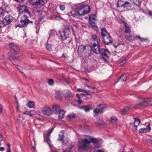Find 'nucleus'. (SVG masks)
<instances>
[{"instance_id": "b1692460", "label": "nucleus", "mask_w": 152, "mask_h": 152, "mask_svg": "<svg viewBox=\"0 0 152 152\" xmlns=\"http://www.w3.org/2000/svg\"><path fill=\"white\" fill-rule=\"evenodd\" d=\"M62 92L61 91H57L56 93V97L58 99H60L62 98Z\"/></svg>"}, {"instance_id": "aec40b11", "label": "nucleus", "mask_w": 152, "mask_h": 152, "mask_svg": "<svg viewBox=\"0 0 152 152\" xmlns=\"http://www.w3.org/2000/svg\"><path fill=\"white\" fill-rule=\"evenodd\" d=\"M58 140L61 141L63 140L64 138V131H61L59 133Z\"/></svg>"}, {"instance_id": "473e14b6", "label": "nucleus", "mask_w": 152, "mask_h": 152, "mask_svg": "<svg viewBox=\"0 0 152 152\" xmlns=\"http://www.w3.org/2000/svg\"><path fill=\"white\" fill-rule=\"evenodd\" d=\"M86 47L85 46H83L81 45L79 46L78 48V51L80 52H83L86 49Z\"/></svg>"}, {"instance_id": "393cba45", "label": "nucleus", "mask_w": 152, "mask_h": 152, "mask_svg": "<svg viewBox=\"0 0 152 152\" xmlns=\"http://www.w3.org/2000/svg\"><path fill=\"white\" fill-rule=\"evenodd\" d=\"M134 118L135 121L134 123V126L136 128H137L140 123V121L137 118Z\"/></svg>"}, {"instance_id": "de8ad7c7", "label": "nucleus", "mask_w": 152, "mask_h": 152, "mask_svg": "<svg viewBox=\"0 0 152 152\" xmlns=\"http://www.w3.org/2000/svg\"><path fill=\"white\" fill-rule=\"evenodd\" d=\"M134 37H135V39L136 38H137L139 39L140 41H142V38H141L139 35H137V36H135Z\"/></svg>"}, {"instance_id": "9d476101", "label": "nucleus", "mask_w": 152, "mask_h": 152, "mask_svg": "<svg viewBox=\"0 0 152 152\" xmlns=\"http://www.w3.org/2000/svg\"><path fill=\"white\" fill-rule=\"evenodd\" d=\"M101 53L105 61H107V58L110 55V53L107 49L102 48L101 49Z\"/></svg>"}, {"instance_id": "69168bd1", "label": "nucleus", "mask_w": 152, "mask_h": 152, "mask_svg": "<svg viewBox=\"0 0 152 152\" xmlns=\"http://www.w3.org/2000/svg\"><path fill=\"white\" fill-rule=\"evenodd\" d=\"M31 112L33 113H35L36 114V112L34 110H32L31 111Z\"/></svg>"}, {"instance_id": "0e129e2a", "label": "nucleus", "mask_w": 152, "mask_h": 152, "mask_svg": "<svg viewBox=\"0 0 152 152\" xmlns=\"http://www.w3.org/2000/svg\"><path fill=\"white\" fill-rule=\"evenodd\" d=\"M7 146L8 147V148H7L10 149V144H7Z\"/></svg>"}, {"instance_id": "423d86ee", "label": "nucleus", "mask_w": 152, "mask_h": 152, "mask_svg": "<svg viewBox=\"0 0 152 152\" xmlns=\"http://www.w3.org/2000/svg\"><path fill=\"white\" fill-rule=\"evenodd\" d=\"M13 20V18L11 15H7L4 18L3 20L0 23V29L10 24Z\"/></svg>"}, {"instance_id": "864d4df0", "label": "nucleus", "mask_w": 152, "mask_h": 152, "mask_svg": "<svg viewBox=\"0 0 152 152\" xmlns=\"http://www.w3.org/2000/svg\"><path fill=\"white\" fill-rule=\"evenodd\" d=\"M147 129L148 131H150L151 130V128L149 124H148V128Z\"/></svg>"}, {"instance_id": "7ed1b4c3", "label": "nucleus", "mask_w": 152, "mask_h": 152, "mask_svg": "<svg viewBox=\"0 0 152 152\" xmlns=\"http://www.w3.org/2000/svg\"><path fill=\"white\" fill-rule=\"evenodd\" d=\"M59 33L61 35L62 39L63 40H66L65 42V43L67 44L70 42L71 40V32L68 27H65L63 32L61 33L60 31Z\"/></svg>"}, {"instance_id": "58836bf2", "label": "nucleus", "mask_w": 152, "mask_h": 152, "mask_svg": "<svg viewBox=\"0 0 152 152\" xmlns=\"http://www.w3.org/2000/svg\"><path fill=\"white\" fill-rule=\"evenodd\" d=\"M45 140H46V141L47 142L49 146L51 147V145H50V144L51 141L50 140V138H45Z\"/></svg>"}, {"instance_id": "ddd939ff", "label": "nucleus", "mask_w": 152, "mask_h": 152, "mask_svg": "<svg viewBox=\"0 0 152 152\" xmlns=\"http://www.w3.org/2000/svg\"><path fill=\"white\" fill-rule=\"evenodd\" d=\"M42 111V113L44 115L50 116L52 114L51 109L48 106H46L43 107Z\"/></svg>"}, {"instance_id": "09e8293b", "label": "nucleus", "mask_w": 152, "mask_h": 152, "mask_svg": "<svg viewBox=\"0 0 152 152\" xmlns=\"http://www.w3.org/2000/svg\"><path fill=\"white\" fill-rule=\"evenodd\" d=\"M36 115V114L35 113H33L31 112V111L30 112H29V114H28V115H30V116L32 117L33 116V115Z\"/></svg>"}, {"instance_id": "8fccbe9b", "label": "nucleus", "mask_w": 152, "mask_h": 152, "mask_svg": "<svg viewBox=\"0 0 152 152\" xmlns=\"http://www.w3.org/2000/svg\"><path fill=\"white\" fill-rule=\"evenodd\" d=\"M51 133H50L49 132H48L47 133V137H46V138H49V137L50 135V134Z\"/></svg>"}, {"instance_id": "c85d7f7f", "label": "nucleus", "mask_w": 152, "mask_h": 152, "mask_svg": "<svg viewBox=\"0 0 152 152\" xmlns=\"http://www.w3.org/2000/svg\"><path fill=\"white\" fill-rule=\"evenodd\" d=\"M81 108L86 112H88L91 109V107L90 106H86L82 107Z\"/></svg>"}, {"instance_id": "052dcab7", "label": "nucleus", "mask_w": 152, "mask_h": 152, "mask_svg": "<svg viewBox=\"0 0 152 152\" xmlns=\"http://www.w3.org/2000/svg\"><path fill=\"white\" fill-rule=\"evenodd\" d=\"M2 136L0 134V141H1L2 140Z\"/></svg>"}, {"instance_id": "c03bdc74", "label": "nucleus", "mask_w": 152, "mask_h": 152, "mask_svg": "<svg viewBox=\"0 0 152 152\" xmlns=\"http://www.w3.org/2000/svg\"><path fill=\"white\" fill-rule=\"evenodd\" d=\"M68 117H69L70 119H72L75 118V116L74 114H72L69 115H68Z\"/></svg>"}, {"instance_id": "4c0bfd02", "label": "nucleus", "mask_w": 152, "mask_h": 152, "mask_svg": "<svg viewBox=\"0 0 152 152\" xmlns=\"http://www.w3.org/2000/svg\"><path fill=\"white\" fill-rule=\"evenodd\" d=\"M45 4V3L44 1L42 0H39V1L38 2V5H41L43 6Z\"/></svg>"}, {"instance_id": "49530a36", "label": "nucleus", "mask_w": 152, "mask_h": 152, "mask_svg": "<svg viewBox=\"0 0 152 152\" xmlns=\"http://www.w3.org/2000/svg\"><path fill=\"white\" fill-rule=\"evenodd\" d=\"M126 58L125 59H124V60H123L120 63L121 64V65H122V64H124L126 61Z\"/></svg>"}, {"instance_id": "79ce46f5", "label": "nucleus", "mask_w": 152, "mask_h": 152, "mask_svg": "<svg viewBox=\"0 0 152 152\" xmlns=\"http://www.w3.org/2000/svg\"><path fill=\"white\" fill-rule=\"evenodd\" d=\"M59 7L60 9L62 11H64L65 8V6L64 5H60Z\"/></svg>"}, {"instance_id": "39448f33", "label": "nucleus", "mask_w": 152, "mask_h": 152, "mask_svg": "<svg viewBox=\"0 0 152 152\" xmlns=\"http://www.w3.org/2000/svg\"><path fill=\"white\" fill-rule=\"evenodd\" d=\"M76 10L78 15H83L90 12V7L88 5H82L78 7Z\"/></svg>"}, {"instance_id": "37998d69", "label": "nucleus", "mask_w": 152, "mask_h": 152, "mask_svg": "<svg viewBox=\"0 0 152 152\" xmlns=\"http://www.w3.org/2000/svg\"><path fill=\"white\" fill-rule=\"evenodd\" d=\"M72 150L71 147L66 148L65 150H64L63 152H71Z\"/></svg>"}, {"instance_id": "a878e982", "label": "nucleus", "mask_w": 152, "mask_h": 152, "mask_svg": "<svg viewBox=\"0 0 152 152\" xmlns=\"http://www.w3.org/2000/svg\"><path fill=\"white\" fill-rule=\"evenodd\" d=\"M128 74H126L125 75H122L120 78L121 81L124 82L125 81L127 78Z\"/></svg>"}, {"instance_id": "3c124183", "label": "nucleus", "mask_w": 152, "mask_h": 152, "mask_svg": "<svg viewBox=\"0 0 152 152\" xmlns=\"http://www.w3.org/2000/svg\"><path fill=\"white\" fill-rule=\"evenodd\" d=\"M22 114H26V115H28V114H29V112L26 111L25 112L23 113H22Z\"/></svg>"}, {"instance_id": "603ef678", "label": "nucleus", "mask_w": 152, "mask_h": 152, "mask_svg": "<svg viewBox=\"0 0 152 152\" xmlns=\"http://www.w3.org/2000/svg\"><path fill=\"white\" fill-rule=\"evenodd\" d=\"M4 150V148L3 147H0V151H3Z\"/></svg>"}, {"instance_id": "6e6d98bb", "label": "nucleus", "mask_w": 152, "mask_h": 152, "mask_svg": "<svg viewBox=\"0 0 152 152\" xmlns=\"http://www.w3.org/2000/svg\"><path fill=\"white\" fill-rule=\"evenodd\" d=\"M77 102H78V103L79 104H81V100L80 99H79L78 100H77Z\"/></svg>"}, {"instance_id": "4d7b16f0", "label": "nucleus", "mask_w": 152, "mask_h": 152, "mask_svg": "<svg viewBox=\"0 0 152 152\" xmlns=\"http://www.w3.org/2000/svg\"><path fill=\"white\" fill-rule=\"evenodd\" d=\"M19 106L18 105L16 107V111L17 112H19Z\"/></svg>"}, {"instance_id": "9b49d317", "label": "nucleus", "mask_w": 152, "mask_h": 152, "mask_svg": "<svg viewBox=\"0 0 152 152\" xmlns=\"http://www.w3.org/2000/svg\"><path fill=\"white\" fill-rule=\"evenodd\" d=\"M105 107L102 105L100 104L94 110V115L95 117L97 116L98 114L102 113L104 110Z\"/></svg>"}, {"instance_id": "e433bc0d", "label": "nucleus", "mask_w": 152, "mask_h": 152, "mask_svg": "<svg viewBox=\"0 0 152 152\" xmlns=\"http://www.w3.org/2000/svg\"><path fill=\"white\" fill-rule=\"evenodd\" d=\"M52 45L51 44H47L46 46L47 49L48 50H52Z\"/></svg>"}, {"instance_id": "bf43d9fd", "label": "nucleus", "mask_w": 152, "mask_h": 152, "mask_svg": "<svg viewBox=\"0 0 152 152\" xmlns=\"http://www.w3.org/2000/svg\"><path fill=\"white\" fill-rule=\"evenodd\" d=\"M31 145L32 146V148H33V149H34V150H35V147L34 145H33L32 143H31Z\"/></svg>"}, {"instance_id": "f704fd0d", "label": "nucleus", "mask_w": 152, "mask_h": 152, "mask_svg": "<svg viewBox=\"0 0 152 152\" xmlns=\"http://www.w3.org/2000/svg\"><path fill=\"white\" fill-rule=\"evenodd\" d=\"M4 13V10L2 8L0 7V17L3 16Z\"/></svg>"}, {"instance_id": "20e7f679", "label": "nucleus", "mask_w": 152, "mask_h": 152, "mask_svg": "<svg viewBox=\"0 0 152 152\" xmlns=\"http://www.w3.org/2000/svg\"><path fill=\"white\" fill-rule=\"evenodd\" d=\"M101 35L103 39L104 43L108 45L112 42L113 40L110 34L107 32L105 28H103L101 30Z\"/></svg>"}, {"instance_id": "f3484780", "label": "nucleus", "mask_w": 152, "mask_h": 152, "mask_svg": "<svg viewBox=\"0 0 152 152\" xmlns=\"http://www.w3.org/2000/svg\"><path fill=\"white\" fill-rule=\"evenodd\" d=\"M125 27V34H129L131 32V30L127 23L123 20L121 22Z\"/></svg>"}, {"instance_id": "0eeeda50", "label": "nucleus", "mask_w": 152, "mask_h": 152, "mask_svg": "<svg viewBox=\"0 0 152 152\" xmlns=\"http://www.w3.org/2000/svg\"><path fill=\"white\" fill-rule=\"evenodd\" d=\"M116 7L117 8H123L122 10L123 11L125 10V9H127V8L130 7V3L129 2L119 0L118 1Z\"/></svg>"}, {"instance_id": "bb28decb", "label": "nucleus", "mask_w": 152, "mask_h": 152, "mask_svg": "<svg viewBox=\"0 0 152 152\" xmlns=\"http://www.w3.org/2000/svg\"><path fill=\"white\" fill-rule=\"evenodd\" d=\"M29 3L31 5H38L39 0H29Z\"/></svg>"}, {"instance_id": "1a4fd4ad", "label": "nucleus", "mask_w": 152, "mask_h": 152, "mask_svg": "<svg viewBox=\"0 0 152 152\" xmlns=\"http://www.w3.org/2000/svg\"><path fill=\"white\" fill-rule=\"evenodd\" d=\"M29 22H30L28 20V17L26 16L23 15L21 17V20H20L21 24L16 26L15 27L17 28L18 26L20 27H26Z\"/></svg>"}, {"instance_id": "72a5a7b5", "label": "nucleus", "mask_w": 152, "mask_h": 152, "mask_svg": "<svg viewBox=\"0 0 152 152\" xmlns=\"http://www.w3.org/2000/svg\"><path fill=\"white\" fill-rule=\"evenodd\" d=\"M81 92H84L85 93V94H84L83 95L85 96L86 95H89L90 96V97H89L88 98H90L91 97V96L90 95V94L88 92V91L87 90H83L82 91H81Z\"/></svg>"}, {"instance_id": "dca6fc26", "label": "nucleus", "mask_w": 152, "mask_h": 152, "mask_svg": "<svg viewBox=\"0 0 152 152\" xmlns=\"http://www.w3.org/2000/svg\"><path fill=\"white\" fill-rule=\"evenodd\" d=\"M91 40L94 42L93 44L99 43V40L95 34H92L91 35Z\"/></svg>"}, {"instance_id": "4be33fe9", "label": "nucleus", "mask_w": 152, "mask_h": 152, "mask_svg": "<svg viewBox=\"0 0 152 152\" xmlns=\"http://www.w3.org/2000/svg\"><path fill=\"white\" fill-rule=\"evenodd\" d=\"M66 98L68 100H70L73 96V95L69 91H68L66 94Z\"/></svg>"}, {"instance_id": "2f4dec72", "label": "nucleus", "mask_w": 152, "mask_h": 152, "mask_svg": "<svg viewBox=\"0 0 152 152\" xmlns=\"http://www.w3.org/2000/svg\"><path fill=\"white\" fill-rule=\"evenodd\" d=\"M132 1L134 4L138 6V7H140L141 4V2L140 1H139V0H132Z\"/></svg>"}, {"instance_id": "2eb2a0df", "label": "nucleus", "mask_w": 152, "mask_h": 152, "mask_svg": "<svg viewBox=\"0 0 152 152\" xmlns=\"http://www.w3.org/2000/svg\"><path fill=\"white\" fill-rule=\"evenodd\" d=\"M17 10L19 13H21L23 12H25L28 13L29 15H30V13L27 9L26 6L23 5H21L18 7Z\"/></svg>"}, {"instance_id": "5fc2aeb1", "label": "nucleus", "mask_w": 152, "mask_h": 152, "mask_svg": "<svg viewBox=\"0 0 152 152\" xmlns=\"http://www.w3.org/2000/svg\"><path fill=\"white\" fill-rule=\"evenodd\" d=\"M2 112V106L1 104H0V113H1Z\"/></svg>"}, {"instance_id": "a18cd8bd", "label": "nucleus", "mask_w": 152, "mask_h": 152, "mask_svg": "<svg viewBox=\"0 0 152 152\" xmlns=\"http://www.w3.org/2000/svg\"><path fill=\"white\" fill-rule=\"evenodd\" d=\"M93 152H105L103 150H94L93 151Z\"/></svg>"}, {"instance_id": "c9c22d12", "label": "nucleus", "mask_w": 152, "mask_h": 152, "mask_svg": "<svg viewBox=\"0 0 152 152\" xmlns=\"http://www.w3.org/2000/svg\"><path fill=\"white\" fill-rule=\"evenodd\" d=\"M89 91L91 92L94 93L96 91V89L94 87H91Z\"/></svg>"}, {"instance_id": "f03ea898", "label": "nucleus", "mask_w": 152, "mask_h": 152, "mask_svg": "<svg viewBox=\"0 0 152 152\" xmlns=\"http://www.w3.org/2000/svg\"><path fill=\"white\" fill-rule=\"evenodd\" d=\"M9 46L11 50L8 53L9 58L13 64L14 65L13 63L14 61L18 60L19 58L16 56L19 51L18 47L15 45L13 43H11L9 44Z\"/></svg>"}, {"instance_id": "c756f323", "label": "nucleus", "mask_w": 152, "mask_h": 152, "mask_svg": "<svg viewBox=\"0 0 152 152\" xmlns=\"http://www.w3.org/2000/svg\"><path fill=\"white\" fill-rule=\"evenodd\" d=\"M130 108L129 107H128L122 109L121 112L122 114H125L129 110Z\"/></svg>"}, {"instance_id": "f257e3e1", "label": "nucleus", "mask_w": 152, "mask_h": 152, "mask_svg": "<svg viewBox=\"0 0 152 152\" xmlns=\"http://www.w3.org/2000/svg\"><path fill=\"white\" fill-rule=\"evenodd\" d=\"M81 141V142H79L78 143L79 149L86 150L91 147V145H90V142L96 143L97 142L98 140L94 137H89L88 138L82 139Z\"/></svg>"}, {"instance_id": "a211bd4d", "label": "nucleus", "mask_w": 152, "mask_h": 152, "mask_svg": "<svg viewBox=\"0 0 152 152\" xmlns=\"http://www.w3.org/2000/svg\"><path fill=\"white\" fill-rule=\"evenodd\" d=\"M125 37L126 39L130 42L135 40V37L131 35L129 33L125 34Z\"/></svg>"}, {"instance_id": "338daca9", "label": "nucleus", "mask_w": 152, "mask_h": 152, "mask_svg": "<svg viewBox=\"0 0 152 152\" xmlns=\"http://www.w3.org/2000/svg\"><path fill=\"white\" fill-rule=\"evenodd\" d=\"M142 41H141V42H142L144 41L147 40V39H144L143 38H142Z\"/></svg>"}, {"instance_id": "e2e57ef3", "label": "nucleus", "mask_w": 152, "mask_h": 152, "mask_svg": "<svg viewBox=\"0 0 152 152\" xmlns=\"http://www.w3.org/2000/svg\"><path fill=\"white\" fill-rule=\"evenodd\" d=\"M76 96H77V98H78L79 99H80V95H79V94H76Z\"/></svg>"}, {"instance_id": "6ab92c4d", "label": "nucleus", "mask_w": 152, "mask_h": 152, "mask_svg": "<svg viewBox=\"0 0 152 152\" xmlns=\"http://www.w3.org/2000/svg\"><path fill=\"white\" fill-rule=\"evenodd\" d=\"M53 110L56 114H57L60 110L59 106L57 104L54 105L52 107Z\"/></svg>"}, {"instance_id": "6e6552de", "label": "nucleus", "mask_w": 152, "mask_h": 152, "mask_svg": "<svg viewBox=\"0 0 152 152\" xmlns=\"http://www.w3.org/2000/svg\"><path fill=\"white\" fill-rule=\"evenodd\" d=\"M140 103L136 106V108H140L142 106L146 105L150 102H152V98L144 99L140 97L139 98Z\"/></svg>"}, {"instance_id": "412c9836", "label": "nucleus", "mask_w": 152, "mask_h": 152, "mask_svg": "<svg viewBox=\"0 0 152 152\" xmlns=\"http://www.w3.org/2000/svg\"><path fill=\"white\" fill-rule=\"evenodd\" d=\"M49 35V38H53V37L57 35V32L54 30H51L48 32Z\"/></svg>"}, {"instance_id": "680f3d73", "label": "nucleus", "mask_w": 152, "mask_h": 152, "mask_svg": "<svg viewBox=\"0 0 152 152\" xmlns=\"http://www.w3.org/2000/svg\"><path fill=\"white\" fill-rule=\"evenodd\" d=\"M148 142L149 143H152V137L151 138V139H150L149 140Z\"/></svg>"}, {"instance_id": "a19ab883", "label": "nucleus", "mask_w": 152, "mask_h": 152, "mask_svg": "<svg viewBox=\"0 0 152 152\" xmlns=\"http://www.w3.org/2000/svg\"><path fill=\"white\" fill-rule=\"evenodd\" d=\"M146 130H147L146 128H142L140 129L139 132L140 133L145 132H146V131H145Z\"/></svg>"}, {"instance_id": "13d9d810", "label": "nucleus", "mask_w": 152, "mask_h": 152, "mask_svg": "<svg viewBox=\"0 0 152 152\" xmlns=\"http://www.w3.org/2000/svg\"><path fill=\"white\" fill-rule=\"evenodd\" d=\"M148 14L152 17V12L150 11L148 13Z\"/></svg>"}, {"instance_id": "5701e85b", "label": "nucleus", "mask_w": 152, "mask_h": 152, "mask_svg": "<svg viewBox=\"0 0 152 152\" xmlns=\"http://www.w3.org/2000/svg\"><path fill=\"white\" fill-rule=\"evenodd\" d=\"M58 118L59 119H61L64 117V111L63 110H61L59 112Z\"/></svg>"}, {"instance_id": "7c9ffc66", "label": "nucleus", "mask_w": 152, "mask_h": 152, "mask_svg": "<svg viewBox=\"0 0 152 152\" xmlns=\"http://www.w3.org/2000/svg\"><path fill=\"white\" fill-rule=\"evenodd\" d=\"M35 103L33 101H30L28 103L27 105L29 108H31L33 107Z\"/></svg>"}, {"instance_id": "774afa93", "label": "nucleus", "mask_w": 152, "mask_h": 152, "mask_svg": "<svg viewBox=\"0 0 152 152\" xmlns=\"http://www.w3.org/2000/svg\"><path fill=\"white\" fill-rule=\"evenodd\" d=\"M7 152H11L10 149L7 148Z\"/></svg>"}, {"instance_id": "cd10ccee", "label": "nucleus", "mask_w": 152, "mask_h": 152, "mask_svg": "<svg viewBox=\"0 0 152 152\" xmlns=\"http://www.w3.org/2000/svg\"><path fill=\"white\" fill-rule=\"evenodd\" d=\"M117 118L114 116H112L110 118V121L113 124H115L117 121Z\"/></svg>"}, {"instance_id": "f8f14e48", "label": "nucleus", "mask_w": 152, "mask_h": 152, "mask_svg": "<svg viewBox=\"0 0 152 152\" xmlns=\"http://www.w3.org/2000/svg\"><path fill=\"white\" fill-rule=\"evenodd\" d=\"M96 15L94 14L90 15L89 16V23L93 26L95 27L96 26Z\"/></svg>"}, {"instance_id": "4468645a", "label": "nucleus", "mask_w": 152, "mask_h": 152, "mask_svg": "<svg viewBox=\"0 0 152 152\" xmlns=\"http://www.w3.org/2000/svg\"><path fill=\"white\" fill-rule=\"evenodd\" d=\"M99 43L93 44L91 47V50L96 54H99L100 53Z\"/></svg>"}, {"instance_id": "ea45409f", "label": "nucleus", "mask_w": 152, "mask_h": 152, "mask_svg": "<svg viewBox=\"0 0 152 152\" xmlns=\"http://www.w3.org/2000/svg\"><path fill=\"white\" fill-rule=\"evenodd\" d=\"M48 83L50 85H52L53 83V80L52 79H50L48 80Z\"/></svg>"}]
</instances>
